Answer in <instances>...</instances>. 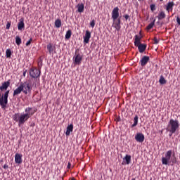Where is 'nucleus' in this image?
<instances>
[{
  "instance_id": "24",
  "label": "nucleus",
  "mask_w": 180,
  "mask_h": 180,
  "mask_svg": "<svg viewBox=\"0 0 180 180\" xmlns=\"http://www.w3.org/2000/svg\"><path fill=\"white\" fill-rule=\"evenodd\" d=\"M139 124V116L136 115L134 118V124L131 125V127H136Z\"/></svg>"
},
{
  "instance_id": "35",
  "label": "nucleus",
  "mask_w": 180,
  "mask_h": 180,
  "mask_svg": "<svg viewBox=\"0 0 180 180\" xmlns=\"http://www.w3.org/2000/svg\"><path fill=\"white\" fill-rule=\"evenodd\" d=\"M155 4H151L150 5V10L152 11V12H154V11H155Z\"/></svg>"
},
{
  "instance_id": "14",
  "label": "nucleus",
  "mask_w": 180,
  "mask_h": 180,
  "mask_svg": "<svg viewBox=\"0 0 180 180\" xmlns=\"http://www.w3.org/2000/svg\"><path fill=\"white\" fill-rule=\"evenodd\" d=\"M9 85H11V80H8L7 82L2 83L1 86H0V90L6 91Z\"/></svg>"
},
{
  "instance_id": "42",
  "label": "nucleus",
  "mask_w": 180,
  "mask_h": 180,
  "mask_svg": "<svg viewBox=\"0 0 180 180\" xmlns=\"http://www.w3.org/2000/svg\"><path fill=\"white\" fill-rule=\"evenodd\" d=\"M26 72H27V70H25L23 72V77H26Z\"/></svg>"
},
{
  "instance_id": "44",
  "label": "nucleus",
  "mask_w": 180,
  "mask_h": 180,
  "mask_svg": "<svg viewBox=\"0 0 180 180\" xmlns=\"http://www.w3.org/2000/svg\"><path fill=\"white\" fill-rule=\"evenodd\" d=\"M32 86H36V84H32Z\"/></svg>"
},
{
  "instance_id": "8",
  "label": "nucleus",
  "mask_w": 180,
  "mask_h": 180,
  "mask_svg": "<svg viewBox=\"0 0 180 180\" xmlns=\"http://www.w3.org/2000/svg\"><path fill=\"white\" fill-rule=\"evenodd\" d=\"M120 23H122L120 18L113 20L112 27H115L117 32H120V29H122V26L120 25Z\"/></svg>"
},
{
  "instance_id": "43",
  "label": "nucleus",
  "mask_w": 180,
  "mask_h": 180,
  "mask_svg": "<svg viewBox=\"0 0 180 180\" xmlns=\"http://www.w3.org/2000/svg\"><path fill=\"white\" fill-rule=\"evenodd\" d=\"M139 36H141V31L139 32Z\"/></svg>"
},
{
  "instance_id": "37",
  "label": "nucleus",
  "mask_w": 180,
  "mask_h": 180,
  "mask_svg": "<svg viewBox=\"0 0 180 180\" xmlns=\"http://www.w3.org/2000/svg\"><path fill=\"white\" fill-rule=\"evenodd\" d=\"M11 22H8L7 24H6V29L9 30L11 28Z\"/></svg>"
},
{
  "instance_id": "3",
  "label": "nucleus",
  "mask_w": 180,
  "mask_h": 180,
  "mask_svg": "<svg viewBox=\"0 0 180 180\" xmlns=\"http://www.w3.org/2000/svg\"><path fill=\"white\" fill-rule=\"evenodd\" d=\"M179 121L178 120H174V119H171L167 124V131H169V137H171L174 133H175L176 131V130H178V129H179Z\"/></svg>"
},
{
  "instance_id": "6",
  "label": "nucleus",
  "mask_w": 180,
  "mask_h": 180,
  "mask_svg": "<svg viewBox=\"0 0 180 180\" xmlns=\"http://www.w3.org/2000/svg\"><path fill=\"white\" fill-rule=\"evenodd\" d=\"M83 56L79 54V49H76L75 52V56L73 57V61L75 64L79 65L82 61Z\"/></svg>"
},
{
  "instance_id": "30",
  "label": "nucleus",
  "mask_w": 180,
  "mask_h": 180,
  "mask_svg": "<svg viewBox=\"0 0 180 180\" xmlns=\"http://www.w3.org/2000/svg\"><path fill=\"white\" fill-rule=\"evenodd\" d=\"M11 56H12V51H11V49H6V57L7 58H11Z\"/></svg>"
},
{
  "instance_id": "12",
  "label": "nucleus",
  "mask_w": 180,
  "mask_h": 180,
  "mask_svg": "<svg viewBox=\"0 0 180 180\" xmlns=\"http://www.w3.org/2000/svg\"><path fill=\"white\" fill-rule=\"evenodd\" d=\"M83 39L84 43H89V39H91V32H89V30L86 31L85 35L84 36Z\"/></svg>"
},
{
  "instance_id": "38",
  "label": "nucleus",
  "mask_w": 180,
  "mask_h": 180,
  "mask_svg": "<svg viewBox=\"0 0 180 180\" xmlns=\"http://www.w3.org/2000/svg\"><path fill=\"white\" fill-rule=\"evenodd\" d=\"M124 18H125L126 20H127L130 18V15H129V14H126L124 15Z\"/></svg>"
},
{
  "instance_id": "29",
  "label": "nucleus",
  "mask_w": 180,
  "mask_h": 180,
  "mask_svg": "<svg viewBox=\"0 0 180 180\" xmlns=\"http://www.w3.org/2000/svg\"><path fill=\"white\" fill-rule=\"evenodd\" d=\"M15 43L17 46H20V44H22V39H20V36L15 37Z\"/></svg>"
},
{
  "instance_id": "34",
  "label": "nucleus",
  "mask_w": 180,
  "mask_h": 180,
  "mask_svg": "<svg viewBox=\"0 0 180 180\" xmlns=\"http://www.w3.org/2000/svg\"><path fill=\"white\" fill-rule=\"evenodd\" d=\"M153 41V44H158V43H160V40H158L156 37H154Z\"/></svg>"
},
{
  "instance_id": "26",
  "label": "nucleus",
  "mask_w": 180,
  "mask_h": 180,
  "mask_svg": "<svg viewBox=\"0 0 180 180\" xmlns=\"http://www.w3.org/2000/svg\"><path fill=\"white\" fill-rule=\"evenodd\" d=\"M165 16H166L165 13L164 11H162L158 14V18L159 20H161L162 19H165Z\"/></svg>"
},
{
  "instance_id": "31",
  "label": "nucleus",
  "mask_w": 180,
  "mask_h": 180,
  "mask_svg": "<svg viewBox=\"0 0 180 180\" xmlns=\"http://www.w3.org/2000/svg\"><path fill=\"white\" fill-rule=\"evenodd\" d=\"M55 26L56 27H61V20L60 19H57L56 21H55Z\"/></svg>"
},
{
  "instance_id": "25",
  "label": "nucleus",
  "mask_w": 180,
  "mask_h": 180,
  "mask_svg": "<svg viewBox=\"0 0 180 180\" xmlns=\"http://www.w3.org/2000/svg\"><path fill=\"white\" fill-rule=\"evenodd\" d=\"M72 34V32H71V30H68L65 36V38L66 39V40H69V39H71Z\"/></svg>"
},
{
  "instance_id": "16",
  "label": "nucleus",
  "mask_w": 180,
  "mask_h": 180,
  "mask_svg": "<svg viewBox=\"0 0 180 180\" xmlns=\"http://www.w3.org/2000/svg\"><path fill=\"white\" fill-rule=\"evenodd\" d=\"M73 130H74V124H70L66 128V132H65L66 136H70V134L72 133Z\"/></svg>"
},
{
  "instance_id": "10",
  "label": "nucleus",
  "mask_w": 180,
  "mask_h": 180,
  "mask_svg": "<svg viewBox=\"0 0 180 180\" xmlns=\"http://www.w3.org/2000/svg\"><path fill=\"white\" fill-rule=\"evenodd\" d=\"M150 61V57L147 56H144L141 59L139 63L141 65V67H146L147 65V63Z\"/></svg>"
},
{
  "instance_id": "22",
  "label": "nucleus",
  "mask_w": 180,
  "mask_h": 180,
  "mask_svg": "<svg viewBox=\"0 0 180 180\" xmlns=\"http://www.w3.org/2000/svg\"><path fill=\"white\" fill-rule=\"evenodd\" d=\"M123 160L126 161V164L129 165L131 161V156L130 155H126Z\"/></svg>"
},
{
  "instance_id": "1",
  "label": "nucleus",
  "mask_w": 180,
  "mask_h": 180,
  "mask_svg": "<svg viewBox=\"0 0 180 180\" xmlns=\"http://www.w3.org/2000/svg\"><path fill=\"white\" fill-rule=\"evenodd\" d=\"M37 111V109L35 108L27 107L25 109V113L21 115L15 113L13 115V120L18 122V126H22V124H25V122H27Z\"/></svg>"
},
{
  "instance_id": "41",
  "label": "nucleus",
  "mask_w": 180,
  "mask_h": 180,
  "mask_svg": "<svg viewBox=\"0 0 180 180\" xmlns=\"http://www.w3.org/2000/svg\"><path fill=\"white\" fill-rule=\"evenodd\" d=\"M67 168H68V169H70L71 168V163L70 162H68Z\"/></svg>"
},
{
  "instance_id": "11",
  "label": "nucleus",
  "mask_w": 180,
  "mask_h": 180,
  "mask_svg": "<svg viewBox=\"0 0 180 180\" xmlns=\"http://www.w3.org/2000/svg\"><path fill=\"white\" fill-rule=\"evenodd\" d=\"M135 140L138 141V143H143L145 140L144 134L142 133H138L135 136Z\"/></svg>"
},
{
  "instance_id": "39",
  "label": "nucleus",
  "mask_w": 180,
  "mask_h": 180,
  "mask_svg": "<svg viewBox=\"0 0 180 180\" xmlns=\"http://www.w3.org/2000/svg\"><path fill=\"white\" fill-rule=\"evenodd\" d=\"M176 22H177L178 25H180V18H179V16H178L176 18Z\"/></svg>"
},
{
  "instance_id": "4",
  "label": "nucleus",
  "mask_w": 180,
  "mask_h": 180,
  "mask_svg": "<svg viewBox=\"0 0 180 180\" xmlns=\"http://www.w3.org/2000/svg\"><path fill=\"white\" fill-rule=\"evenodd\" d=\"M8 96H9V90H7L3 96L0 93V106H1L2 109H5V108H6V105H8Z\"/></svg>"
},
{
  "instance_id": "19",
  "label": "nucleus",
  "mask_w": 180,
  "mask_h": 180,
  "mask_svg": "<svg viewBox=\"0 0 180 180\" xmlns=\"http://www.w3.org/2000/svg\"><path fill=\"white\" fill-rule=\"evenodd\" d=\"M47 50L49 51V54H53L56 50V46L53 44H49L47 45Z\"/></svg>"
},
{
  "instance_id": "32",
  "label": "nucleus",
  "mask_w": 180,
  "mask_h": 180,
  "mask_svg": "<svg viewBox=\"0 0 180 180\" xmlns=\"http://www.w3.org/2000/svg\"><path fill=\"white\" fill-rule=\"evenodd\" d=\"M44 58V56H41L39 57V58L38 59V65L39 67H41L42 64H43V59Z\"/></svg>"
},
{
  "instance_id": "13",
  "label": "nucleus",
  "mask_w": 180,
  "mask_h": 180,
  "mask_svg": "<svg viewBox=\"0 0 180 180\" xmlns=\"http://www.w3.org/2000/svg\"><path fill=\"white\" fill-rule=\"evenodd\" d=\"M141 39H143L142 36L135 35L134 42L135 46H137L141 44Z\"/></svg>"
},
{
  "instance_id": "40",
  "label": "nucleus",
  "mask_w": 180,
  "mask_h": 180,
  "mask_svg": "<svg viewBox=\"0 0 180 180\" xmlns=\"http://www.w3.org/2000/svg\"><path fill=\"white\" fill-rule=\"evenodd\" d=\"M3 168H4V169H6L9 168V167L8 166V165H4L3 166Z\"/></svg>"
},
{
  "instance_id": "36",
  "label": "nucleus",
  "mask_w": 180,
  "mask_h": 180,
  "mask_svg": "<svg viewBox=\"0 0 180 180\" xmlns=\"http://www.w3.org/2000/svg\"><path fill=\"white\" fill-rule=\"evenodd\" d=\"M90 26L94 28L95 27V20H93L92 21H91L90 22Z\"/></svg>"
},
{
  "instance_id": "33",
  "label": "nucleus",
  "mask_w": 180,
  "mask_h": 180,
  "mask_svg": "<svg viewBox=\"0 0 180 180\" xmlns=\"http://www.w3.org/2000/svg\"><path fill=\"white\" fill-rule=\"evenodd\" d=\"M33 41V39L32 38H30L25 44V46L27 47L29 46L30 44H32V42Z\"/></svg>"
},
{
  "instance_id": "45",
  "label": "nucleus",
  "mask_w": 180,
  "mask_h": 180,
  "mask_svg": "<svg viewBox=\"0 0 180 180\" xmlns=\"http://www.w3.org/2000/svg\"><path fill=\"white\" fill-rule=\"evenodd\" d=\"M162 1H164V0H160V2H162Z\"/></svg>"
},
{
  "instance_id": "46",
  "label": "nucleus",
  "mask_w": 180,
  "mask_h": 180,
  "mask_svg": "<svg viewBox=\"0 0 180 180\" xmlns=\"http://www.w3.org/2000/svg\"><path fill=\"white\" fill-rule=\"evenodd\" d=\"M139 1V2H141V1H143V0H138Z\"/></svg>"
},
{
  "instance_id": "2",
  "label": "nucleus",
  "mask_w": 180,
  "mask_h": 180,
  "mask_svg": "<svg viewBox=\"0 0 180 180\" xmlns=\"http://www.w3.org/2000/svg\"><path fill=\"white\" fill-rule=\"evenodd\" d=\"M172 157V150H168L166 154L165 155V158H162V164L163 165H174L176 164V158L175 157V154L173 155Z\"/></svg>"
},
{
  "instance_id": "20",
  "label": "nucleus",
  "mask_w": 180,
  "mask_h": 180,
  "mask_svg": "<svg viewBox=\"0 0 180 180\" xmlns=\"http://www.w3.org/2000/svg\"><path fill=\"white\" fill-rule=\"evenodd\" d=\"M22 92H23V90H22V88L18 86V88L14 90L13 96H18V95H20Z\"/></svg>"
},
{
  "instance_id": "17",
  "label": "nucleus",
  "mask_w": 180,
  "mask_h": 180,
  "mask_svg": "<svg viewBox=\"0 0 180 180\" xmlns=\"http://www.w3.org/2000/svg\"><path fill=\"white\" fill-rule=\"evenodd\" d=\"M18 30H23L25 29V21L23 18H21L18 24Z\"/></svg>"
},
{
  "instance_id": "5",
  "label": "nucleus",
  "mask_w": 180,
  "mask_h": 180,
  "mask_svg": "<svg viewBox=\"0 0 180 180\" xmlns=\"http://www.w3.org/2000/svg\"><path fill=\"white\" fill-rule=\"evenodd\" d=\"M19 86L25 95H27V94L32 91V84H29L27 82H21Z\"/></svg>"
},
{
  "instance_id": "15",
  "label": "nucleus",
  "mask_w": 180,
  "mask_h": 180,
  "mask_svg": "<svg viewBox=\"0 0 180 180\" xmlns=\"http://www.w3.org/2000/svg\"><path fill=\"white\" fill-rule=\"evenodd\" d=\"M136 47H138L139 53H143L147 49V44H140L139 45L136 46Z\"/></svg>"
},
{
  "instance_id": "18",
  "label": "nucleus",
  "mask_w": 180,
  "mask_h": 180,
  "mask_svg": "<svg viewBox=\"0 0 180 180\" xmlns=\"http://www.w3.org/2000/svg\"><path fill=\"white\" fill-rule=\"evenodd\" d=\"M15 164H22V155L19 153L15 155Z\"/></svg>"
},
{
  "instance_id": "9",
  "label": "nucleus",
  "mask_w": 180,
  "mask_h": 180,
  "mask_svg": "<svg viewBox=\"0 0 180 180\" xmlns=\"http://www.w3.org/2000/svg\"><path fill=\"white\" fill-rule=\"evenodd\" d=\"M119 18V7H115L112 11V20H117Z\"/></svg>"
},
{
  "instance_id": "21",
  "label": "nucleus",
  "mask_w": 180,
  "mask_h": 180,
  "mask_svg": "<svg viewBox=\"0 0 180 180\" xmlns=\"http://www.w3.org/2000/svg\"><path fill=\"white\" fill-rule=\"evenodd\" d=\"M174 1L168 2L166 6V11H167V12H169V11H172V9L174 8Z\"/></svg>"
},
{
  "instance_id": "27",
  "label": "nucleus",
  "mask_w": 180,
  "mask_h": 180,
  "mask_svg": "<svg viewBox=\"0 0 180 180\" xmlns=\"http://www.w3.org/2000/svg\"><path fill=\"white\" fill-rule=\"evenodd\" d=\"M154 25H155V20H154L152 22H150L147 27L146 30H151L153 27H154Z\"/></svg>"
},
{
  "instance_id": "23",
  "label": "nucleus",
  "mask_w": 180,
  "mask_h": 180,
  "mask_svg": "<svg viewBox=\"0 0 180 180\" xmlns=\"http://www.w3.org/2000/svg\"><path fill=\"white\" fill-rule=\"evenodd\" d=\"M84 4H79L77 5V12H79V13H82V12H84Z\"/></svg>"
},
{
  "instance_id": "7",
  "label": "nucleus",
  "mask_w": 180,
  "mask_h": 180,
  "mask_svg": "<svg viewBox=\"0 0 180 180\" xmlns=\"http://www.w3.org/2000/svg\"><path fill=\"white\" fill-rule=\"evenodd\" d=\"M30 75L32 78H38V77H40V70L36 68H32L30 70Z\"/></svg>"
},
{
  "instance_id": "28",
  "label": "nucleus",
  "mask_w": 180,
  "mask_h": 180,
  "mask_svg": "<svg viewBox=\"0 0 180 180\" xmlns=\"http://www.w3.org/2000/svg\"><path fill=\"white\" fill-rule=\"evenodd\" d=\"M159 82L161 85H165V84H167V80H165L164 76L161 75L159 79Z\"/></svg>"
}]
</instances>
